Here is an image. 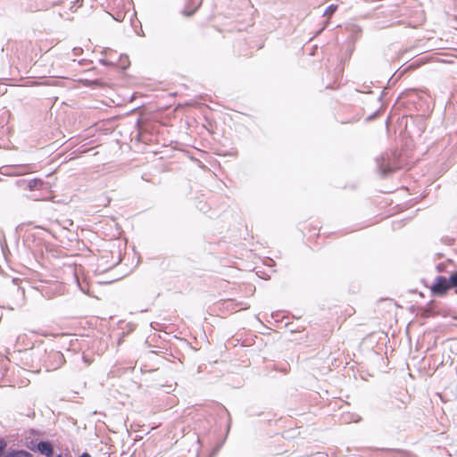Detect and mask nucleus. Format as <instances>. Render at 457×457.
<instances>
[{
	"mask_svg": "<svg viewBox=\"0 0 457 457\" xmlns=\"http://www.w3.org/2000/svg\"><path fill=\"white\" fill-rule=\"evenodd\" d=\"M376 161L378 169L383 177L399 168L396 152L383 153Z\"/></svg>",
	"mask_w": 457,
	"mask_h": 457,
	"instance_id": "nucleus-1",
	"label": "nucleus"
},
{
	"mask_svg": "<svg viewBox=\"0 0 457 457\" xmlns=\"http://www.w3.org/2000/svg\"><path fill=\"white\" fill-rule=\"evenodd\" d=\"M65 362L63 354L60 351L50 350L46 353L45 366L47 370H54L59 369Z\"/></svg>",
	"mask_w": 457,
	"mask_h": 457,
	"instance_id": "nucleus-2",
	"label": "nucleus"
},
{
	"mask_svg": "<svg viewBox=\"0 0 457 457\" xmlns=\"http://www.w3.org/2000/svg\"><path fill=\"white\" fill-rule=\"evenodd\" d=\"M450 289L448 278L445 276L436 277L433 284L430 287V290L434 295L443 296Z\"/></svg>",
	"mask_w": 457,
	"mask_h": 457,
	"instance_id": "nucleus-3",
	"label": "nucleus"
},
{
	"mask_svg": "<svg viewBox=\"0 0 457 457\" xmlns=\"http://www.w3.org/2000/svg\"><path fill=\"white\" fill-rule=\"evenodd\" d=\"M37 449L40 453L45 454L46 457H52L54 454L53 445L48 441L38 442Z\"/></svg>",
	"mask_w": 457,
	"mask_h": 457,
	"instance_id": "nucleus-4",
	"label": "nucleus"
},
{
	"mask_svg": "<svg viewBox=\"0 0 457 457\" xmlns=\"http://www.w3.org/2000/svg\"><path fill=\"white\" fill-rule=\"evenodd\" d=\"M7 170H8V168L2 167L0 169V173L3 175H21L23 173L29 172V166L23 165V166L17 167V168H15V170H13L12 172L7 171Z\"/></svg>",
	"mask_w": 457,
	"mask_h": 457,
	"instance_id": "nucleus-5",
	"label": "nucleus"
},
{
	"mask_svg": "<svg viewBox=\"0 0 457 457\" xmlns=\"http://www.w3.org/2000/svg\"><path fill=\"white\" fill-rule=\"evenodd\" d=\"M3 457H33V455L25 450L10 449Z\"/></svg>",
	"mask_w": 457,
	"mask_h": 457,
	"instance_id": "nucleus-6",
	"label": "nucleus"
},
{
	"mask_svg": "<svg viewBox=\"0 0 457 457\" xmlns=\"http://www.w3.org/2000/svg\"><path fill=\"white\" fill-rule=\"evenodd\" d=\"M44 181L40 179H33L28 181L27 188L29 190H39L42 189Z\"/></svg>",
	"mask_w": 457,
	"mask_h": 457,
	"instance_id": "nucleus-7",
	"label": "nucleus"
},
{
	"mask_svg": "<svg viewBox=\"0 0 457 457\" xmlns=\"http://www.w3.org/2000/svg\"><path fill=\"white\" fill-rule=\"evenodd\" d=\"M114 55H116V53L110 50L108 57L106 59H100L99 62L104 65L115 66L116 60Z\"/></svg>",
	"mask_w": 457,
	"mask_h": 457,
	"instance_id": "nucleus-8",
	"label": "nucleus"
},
{
	"mask_svg": "<svg viewBox=\"0 0 457 457\" xmlns=\"http://www.w3.org/2000/svg\"><path fill=\"white\" fill-rule=\"evenodd\" d=\"M129 64L128 56H122L120 55L119 58V62L116 61V65L119 66L121 69H126Z\"/></svg>",
	"mask_w": 457,
	"mask_h": 457,
	"instance_id": "nucleus-9",
	"label": "nucleus"
},
{
	"mask_svg": "<svg viewBox=\"0 0 457 457\" xmlns=\"http://www.w3.org/2000/svg\"><path fill=\"white\" fill-rule=\"evenodd\" d=\"M337 4H330L325 9L323 15L330 17L337 11Z\"/></svg>",
	"mask_w": 457,
	"mask_h": 457,
	"instance_id": "nucleus-10",
	"label": "nucleus"
},
{
	"mask_svg": "<svg viewBox=\"0 0 457 457\" xmlns=\"http://www.w3.org/2000/svg\"><path fill=\"white\" fill-rule=\"evenodd\" d=\"M448 281H449L450 288H453V287L457 288V272L453 273L449 277Z\"/></svg>",
	"mask_w": 457,
	"mask_h": 457,
	"instance_id": "nucleus-11",
	"label": "nucleus"
},
{
	"mask_svg": "<svg viewBox=\"0 0 457 457\" xmlns=\"http://www.w3.org/2000/svg\"><path fill=\"white\" fill-rule=\"evenodd\" d=\"M7 443L4 438H0V457L4 456Z\"/></svg>",
	"mask_w": 457,
	"mask_h": 457,
	"instance_id": "nucleus-12",
	"label": "nucleus"
},
{
	"mask_svg": "<svg viewBox=\"0 0 457 457\" xmlns=\"http://www.w3.org/2000/svg\"><path fill=\"white\" fill-rule=\"evenodd\" d=\"M29 180H26V179H18L16 180V185L17 187H26L27 188V183H28Z\"/></svg>",
	"mask_w": 457,
	"mask_h": 457,
	"instance_id": "nucleus-13",
	"label": "nucleus"
},
{
	"mask_svg": "<svg viewBox=\"0 0 457 457\" xmlns=\"http://www.w3.org/2000/svg\"><path fill=\"white\" fill-rule=\"evenodd\" d=\"M197 7H198V6H195V8H193L192 10L185 9V10L183 11V14H184L185 16H191V15H193V14L196 12Z\"/></svg>",
	"mask_w": 457,
	"mask_h": 457,
	"instance_id": "nucleus-14",
	"label": "nucleus"
},
{
	"mask_svg": "<svg viewBox=\"0 0 457 457\" xmlns=\"http://www.w3.org/2000/svg\"><path fill=\"white\" fill-rule=\"evenodd\" d=\"M445 267H446L445 264L439 263V264L436 265V270L438 272H444L445 270Z\"/></svg>",
	"mask_w": 457,
	"mask_h": 457,
	"instance_id": "nucleus-15",
	"label": "nucleus"
},
{
	"mask_svg": "<svg viewBox=\"0 0 457 457\" xmlns=\"http://www.w3.org/2000/svg\"><path fill=\"white\" fill-rule=\"evenodd\" d=\"M82 3H83V0H75L72 3V5H71V9H73L75 7V5L81 6Z\"/></svg>",
	"mask_w": 457,
	"mask_h": 457,
	"instance_id": "nucleus-16",
	"label": "nucleus"
},
{
	"mask_svg": "<svg viewBox=\"0 0 457 457\" xmlns=\"http://www.w3.org/2000/svg\"><path fill=\"white\" fill-rule=\"evenodd\" d=\"M79 457H91L88 453H83Z\"/></svg>",
	"mask_w": 457,
	"mask_h": 457,
	"instance_id": "nucleus-17",
	"label": "nucleus"
},
{
	"mask_svg": "<svg viewBox=\"0 0 457 457\" xmlns=\"http://www.w3.org/2000/svg\"><path fill=\"white\" fill-rule=\"evenodd\" d=\"M56 457H62V454H58Z\"/></svg>",
	"mask_w": 457,
	"mask_h": 457,
	"instance_id": "nucleus-18",
	"label": "nucleus"
}]
</instances>
